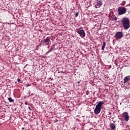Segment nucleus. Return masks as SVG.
Masks as SVG:
<instances>
[{
  "label": "nucleus",
  "mask_w": 130,
  "mask_h": 130,
  "mask_svg": "<svg viewBox=\"0 0 130 130\" xmlns=\"http://www.w3.org/2000/svg\"><path fill=\"white\" fill-rule=\"evenodd\" d=\"M52 50H53V48L51 47V48L46 53H49V52H51Z\"/></svg>",
  "instance_id": "ddd939ff"
},
{
  "label": "nucleus",
  "mask_w": 130,
  "mask_h": 130,
  "mask_svg": "<svg viewBox=\"0 0 130 130\" xmlns=\"http://www.w3.org/2000/svg\"><path fill=\"white\" fill-rule=\"evenodd\" d=\"M8 101H9V102H11V103L14 102V100L13 99H12V98H9L8 99Z\"/></svg>",
  "instance_id": "f8f14e48"
},
{
  "label": "nucleus",
  "mask_w": 130,
  "mask_h": 130,
  "mask_svg": "<svg viewBox=\"0 0 130 130\" xmlns=\"http://www.w3.org/2000/svg\"><path fill=\"white\" fill-rule=\"evenodd\" d=\"M110 127L111 130H115V124H114V123H111V125H110Z\"/></svg>",
  "instance_id": "9d476101"
},
{
  "label": "nucleus",
  "mask_w": 130,
  "mask_h": 130,
  "mask_svg": "<svg viewBox=\"0 0 130 130\" xmlns=\"http://www.w3.org/2000/svg\"><path fill=\"white\" fill-rule=\"evenodd\" d=\"M86 95H88V93H86Z\"/></svg>",
  "instance_id": "5701e85b"
},
{
  "label": "nucleus",
  "mask_w": 130,
  "mask_h": 130,
  "mask_svg": "<svg viewBox=\"0 0 130 130\" xmlns=\"http://www.w3.org/2000/svg\"><path fill=\"white\" fill-rule=\"evenodd\" d=\"M25 105H28V103H27V102H26L25 103Z\"/></svg>",
  "instance_id": "a211bd4d"
},
{
  "label": "nucleus",
  "mask_w": 130,
  "mask_h": 130,
  "mask_svg": "<svg viewBox=\"0 0 130 130\" xmlns=\"http://www.w3.org/2000/svg\"><path fill=\"white\" fill-rule=\"evenodd\" d=\"M78 84H80V81H78Z\"/></svg>",
  "instance_id": "412c9836"
},
{
  "label": "nucleus",
  "mask_w": 130,
  "mask_h": 130,
  "mask_svg": "<svg viewBox=\"0 0 130 130\" xmlns=\"http://www.w3.org/2000/svg\"><path fill=\"white\" fill-rule=\"evenodd\" d=\"M38 49H39V47H38V46H37V47H36V49L37 50H38Z\"/></svg>",
  "instance_id": "dca6fc26"
},
{
  "label": "nucleus",
  "mask_w": 130,
  "mask_h": 130,
  "mask_svg": "<svg viewBox=\"0 0 130 130\" xmlns=\"http://www.w3.org/2000/svg\"><path fill=\"white\" fill-rule=\"evenodd\" d=\"M105 46H106V43H105V42H104L103 43V45L102 46V50H104V49L105 48Z\"/></svg>",
  "instance_id": "9b49d317"
},
{
  "label": "nucleus",
  "mask_w": 130,
  "mask_h": 130,
  "mask_svg": "<svg viewBox=\"0 0 130 130\" xmlns=\"http://www.w3.org/2000/svg\"><path fill=\"white\" fill-rule=\"evenodd\" d=\"M122 22L123 26L125 29H128V28H129L130 21L128 18H123Z\"/></svg>",
  "instance_id": "f03ea898"
},
{
  "label": "nucleus",
  "mask_w": 130,
  "mask_h": 130,
  "mask_svg": "<svg viewBox=\"0 0 130 130\" xmlns=\"http://www.w3.org/2000/svg\"><path fill=\"white\" fill-rule=\"evenodd\" d=\"M76 31L81 38H84L86 36V33L85 32V30L83 29V27H80L78 29H76Z\"/></svg>",
  "instance_id": "20e7f679"
},
{
  "label": "nucleus",
  "mask_w": 130,
  "mask_h": 130,
  "mask_svg": "<svg viewBox=\"0 0 130 130\" xmlns=\"http://www.w3.org/2000/svg\"><path fill=\"white\" fill-rule=\"evenodd\" d=\"M55 46V45H53V46H51L52 47L53 49L54 48V47Z\"/></svg>",
  "instance_id": "2eb2a0df"
},
{
  "label": "nucleus",
  "mask_w": 130,
  "mask_h": 130,
  "mask_svg": "<svg viewBox=\"0 0 130 130\" xmlns=\"http://www.w3.org/2000/svg\"><path fill=\"white\" fill-rule=\"evenodd\" d=\"M24 127H22V128H21V129H22V130H24Z\"/></svg>",
  "instance_id": "aec40b11"
},
{
  "label": "nucleus",
  "mask_w": 130,
  "mask_h": 130,
  "mask_svg": "<svg viewBox=\"0 0 130 130\" xmlns=\"http://www.w3.org/2000/svg\"><path fill=\"white\" fill-rule=\"evenodd\" d=\"M28 109H29V110H31V108H30V107H28Z\"/></svg>",
  "instance_id": "6ab92c4d"
},
{
  "label": "nucleus",
  "mask_w": 130,
  "mask_h": 130,
  "mask_svg": "<svg viewBox=\"0 0 130 130\" xmlns=\"http://www.w3.org/2000/svg\"><path fill=\"white\" fill-rule=\"evenodd\" d=\"M116 40H119L123 37V32L122 31H118L114 36Z\"/></svg>",
  "instance_id": "39448f33"
},
{
  "label": "nucleus",
  "mask_w": 130,
  "mask_h": 130,
  "mask_svg": "<svg viewBox=\"0 0 130 130\" xmlns=\"http://www.w3.org/2000/svg\"><path fill=\"white\" fill-rule=\"evenodd\" d=\"M119 15H123L126 13V9L124 7H119L118 9Z\"/></svg>",
  "instance_id": "423d86ee"
},
{
  "label": "nucleus",
  "mask_w": 130,
  "mask_h": 130,
  "mask_svg": "<svg viewBox=\"0 0 130 130\" xmlns=\"http://www.w3.org/2000/svg\"><path fill=\"white\" fill-rule=\"evenodd\" d=\"M102 5H103L102 1H101L100 0H98L96 4L94 6V7L96 9H98V8H100V7H101L102 6Z\"/></svg>",
  "instance_id": "6e6552de"
},
{
  "label": "nucleus",
  "mask_w": 130,
  "mask_h": 130,
  "mask_svg": "<svg viewBox=\"0 0 130 130\" xmlns=\"http://www.w3.org/2000/svg\"><path fill=\"white\" fill-rule=\"evenodd\" d=\"M30 85H31V84H28L27 85L26 87H29V86H30Z\"/></svg>",
  "instance_id": "f3484780"
},
{
  "label": "nucleus",
  "mask_w": 130,
  "mask_h": 130,
  "mask_svg": "<svg viewBox=\"0 0 130 130\" xmlns=\"http://www.w3.org/2000/svg\"><path fill=\"white\" fill-rule=\"evenodd\" d=\"M104 104V102L103 101L99 102L98 104L96 105L95 108L94 110V113L95 114H99L100 112H101V109L103 108V105Z\"/></svg>",
  "instance_id": "f257e3e1"
},
{
  "label": "nucleus",
  "mask_w": 130,
  "mask_h": 130,
  "mask_svg": "<svg viewBox=\"0 0 130 130\" xmlns=\"http://www.w3.org/2000/svg\"><path fill=\"white\" fill-rule=\"evenodd\" d=\"M86 95H88V93H86Z\"/></svg>",
  "instance_id": "b1692460"
},
{
  "label": "nucleus",
  "mask_w": 130,
  "mask_h": 130,
  "mask_svg": "<svg viewBox=\"0 0 130 130\" xmlns=\"http://www.w3.org/2000/svg\"><path fill=\"white\" fill-rule=\"evenodd\" d=\"M79 16V12H77L75 14V17H78Z\"/></svg>",
  "instance_id": "4468645a"
},
{
  "label": "nucleus",
  "mask_w": 130,
  "mask_h": 130,
  "mask_svg": "<svg viewBox=\"0 0 130 130\" xmlns=\"http://www.w3.org/2000/svg\"><path fill=\"white\" fill-rule=\"evenodd\" d=\"M124 83L125 85H127V86H129L130 88V77L129 76H126L124 78Z\"/></svg>",
  "instance_id": "0eeeda50"
},
{
  "label": "nucleus",
  "mask_w": 130,
  "mask_h": 130,
  "mask_svg": "<svg viewBox=\"0 0 130 130\" xmlns=\"http://www.w3.org/2000/svg\"><path fill=\"white\" fill-rule=\"evenodd\" d=\"M50 38L49 37H47L46 39H44V43H45L47 45H49L51 43Z\"/></svg>",
  "instance_id": "1a4fd4ad"
},
{
  "label": "nucleus",
  "mask_w": 130,
  "mask_h": 130,
  "mask_svg": "<svg viewBox=\"0 0 130 130\" xmlns=\"http://www.w3.org/2000/svg\"><path fill=\"white\" fill-rule=\"evenodd\" d=\"M60 72L59 71L58 72V74H59Z\"/></svg>",
  "instance_id": "4be33fe9"
},
{
  "label": "nucleus",
  "mask_w": 130,
  "mask_h": 130,
  "mask_svg": "<svg viewBox=\"0 0 130 130\" xmlns=\"http://www.w3.org/2000/svg\"><path fill=\"white\" fill-rule=\"evenodd\" d=\"M121 120L122 121H126L127 122L129 120V116H128V113L124 112L121 115Z\"/></svg>",
  "instance_id": "7ed1b4c3"
}]
</instances>
